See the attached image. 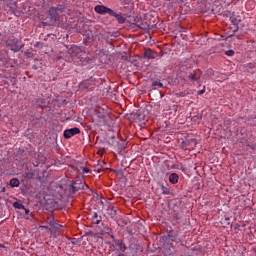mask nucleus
<instances>
[{
    "label": "nucleus",
    "instance_id": "obj_10",
    "mask_svg": "<svg viewBox=\"0 0 256 256\" xmlns=\"http://www.w3.org/2000/svg\"><path fill=\"white\" fill-rule=\"evenodd\" d=\"M110 17H115V19L118 21V23H125L127 21V18L121 14V12L117 13L114 10H112V14H110Z\"/></svg>",
    "mask_w": 256,
    "mask_h": 256
},
{
    "label": "nucleus",
    "instance_id": "obj_9",
    "mask_svg": "<svg viewBox=\"0 0 256 256\" xmlns=\"http://www.w3.org/2000/svg\"><path fill=\"white\" fill-rule=\"evenodd\" d=\"M143 55H144V59H157L159 54L157 52L153 51L152 49L147 48V49H145Z\"/></svg>",
    "mask_w": 256,
    "mask_h": 256
},
{
    "label": "nucleus",
    "instance_id": "obj_23",
    "mask_svg": "<svg viewBox=\"0 0 256 256\" xmlns=\"http://www.w3.org/2000/svg\"><path fill=\"white\" fill-rule=\"evenodd\" d=\"M34 176H35V174H34L33 172H27V173H25L26 179H33Z\"/></svg>",
    "mask_w": 256,
    "mask_h": 256
},
{
    "label": "nucleus",
    "instance_id": "obj_17",
    "mask_svg": "<svg viewBox=\"0 0 256 256\" xmlns=\"http://www.w3.org/2000/svg\"><path fill=\"white\" fill-rule=\"evenodd\" d=\"M21 185V182L17 178H12L10 180V187H19Z\"/></svg>",
    "mask_w": 256,
    "mask_h": 256
},
{
    "label": "nucleus",
    "instance_id": "obj_14",
    "mask_svg": "<svg viewBox=\"0 0 256 256\" xmlns=\"http://www.w3.org/2000/svg\"><path fill=\"white\" fill-rule=\"evenodd\" d=\"M101 221H103V217L99 216V214H97V212H95L92 216V223L94 225H99V223H101Z\"/></svg>",
    "mask_w": 256,
    "mask_h": 256
},
{
    "label": "nucleus",
    "instance_id": "obj_12",
    "mask_svg": "<svg viewBox=\"0 0 256 256\" xmlns=\"http://www.w3.org/2000/svg\"><path fill=\"white\" fill-rule=\"evenodd\" d=\"M93 80L90 79V80H84L81 84H80V87L81 89H87L88 91H91V89H93Z\"/></svg>",
    "mask_w": 256,
    "mask_h": 256
},
{
    "label": "nucleus",
    "instance_id": "obj_19",
    "mask_svg": "<svg viewBox=\"0 0 256 256\" xmlns=\"http://www.w3.org/2000/svg\"><path fill=\"white\" fill-rule=\"evenodd\" d=\"M161 191L163 195H171V189L167 188V186H161Z\"/></svg>",
    "mask_w": 256,
    "mask_h": 256
},
{
    "label": "nucleus",
    "instance_id": "obj_28",
    "mask_svg": "<svg viewBox=\"0 0 256 256\" xmlns=\"http://www.w3.org/2000/svg\"><path fill=\"white\" fill-rule=\"evenodd\" d=\"M110 215H111L112 217H115V215H117V210H114V209L112 208Z\"/></svg>",
    "mask_w": 256,
    "mask_h": 256
},
{
    "label": "nucleus",
    "instance_id": "obj_27",
    "mask_svg": "<svg viewBox=\"0 0 256 256\" xmlns=\"http://www.w3.org/2000/svg\"><path fill=\"white\" fill-rule=\"evenodd\" d=\"M176 95H177V97H185L187 95V93L180 92V93H177Z\"/></svg>",
    "mask_w": 256,
    "mask_h": 256
},
{
    "label": "nucleus",
    "instance_id": "obj_34",
    "mask_svg": "<svg viewBox=\"0 0 256 256\" xmlns=\"http://www.w3.org/2000/svg\"><path fill=\"white\" fill-rule=\"evenodd\" d=\"M5 191H7V189H6L5 187H3V188L1 189V193H5Z\"/></svg>",
    "mask_w": 256,
    "mask_h": 256
},
{
    "label": "nucleus",
    "instance_id": "obj_21",
    "mask_svg": "<svg viewBox=\"0 0 256 256\" xmlns=\"http://www.w3.org/2000/svg\"><path fill=\"white\" fill-rule=\"evenodd\" d=\"M13 207L15 209H25V206L22 203H20V202H14L13 203Z\"/></svg>",
    "mask_w": 256,
    "mask_h": 256
},
{
    "label": "nucleus",
    "instance_id": "obj_26",
    "mask_svg": "<svg viewBox=\"0 0 256 256\" xmlns=\"http://www.w3.org/2000/svg\"><path fill=\"white\" fill-rule=\"evenodd\" d=\"M82 173H91V169L87 168V167H84L82 169Z\"/></svg>",
    "mask_w": 256,
    "mask_h": 256
},
{
    "label": "nucleus",
    "instance_id": "obj_38",
    "mask_svg": "<svg viewBox=\"0 0 256 256\" xmlns=\"http://www.w3.org/2000/svg\"><path fill=\"white\" fill-rule=\"evenodd\" d=\"M0 247H5V245H3V244H0Z\"/></svg>",
    "mask_w": 256,
    "mask_h": 256
},
{
    "label": "nucleus",
    "instance_id": "obj_1",
    "mask_svg": "<svg viewBox=\"0 0 256 256\" xmlns=\"http://www.w3.org/2000/svg\"><path fill=\"white\" fill-rule=\"evenodd\" d=\"M64 11H67V7H65V5H57L54 7H50L49 17L52 21H59V19L63 17Z\"/></svg>",
    "mask_w": 256,
    "mask_h": 256
},
{
    "label": "nucleus",
    "instance_id": "obj_5",
    "mask_svg": "<svg viewBox=\"0 0 256 256\" xmlns=\"http://www.w3.org/2000/svg\"><path fill=\"white\" fill-rule=\"evenodd\" d=\"M94 11L99 15H112L113 9L105 6V5H96Z\"/></svg>",
    "mask_w": 256,
    "mask_h": 256
},
{
    "label": "nucleus",
    "instance_id": "obj_37",
    "mask_svg": "<svg viewBox=\"0 0 256 256\" xmlns=\"http://www.w3.org/2000/svg\"><path fill=\"white\" fill-rule=\"evenodd\" d=\"M33 69L37 70V65H34V66H33Z\"/></svg>",
    "mask_w": 256,
    "mask_h": 256
},
{
    "label": "nucleus",
    "instance_id": "obj_33",
    "mask_svg": "<svg viewBox=\"0 0 256 256\" xmlns=\"http://www.w3.org/2000/svg\"><path fill=\"white\" fill-rule=\"evenodd\" d=\"M24 211H25V215H29V209H24Z\"/></svg>",
    "mask_w": 256,
    "mask_h": 256
},
{
    "label": "nucleus",
    "instance_id": "obj_16",
    "mask_svg": "<svg viewBox=\"0 0 256 256\" xmlns=\"http://www.w3.org/2000/svg\"><path fill=\"white\" fill-rule=\"evenodd\" d=\"M183 144L185 145V147H189L191 145L193 149L194 147L197 146V140L195 138H192L190 140L184 141Z\"/></svg>",
    "mask_w": 256,
    "mask_h": 256
},
{
    "label": "nucleus",
    "instance_id": "obj_3",
    "mask_svg": "<svg viewBox=\"0 0 256 256\" xmlns=\"http://www.w3.org/2000/svg\"><path fill=\"white\" fill-rule=\"evenodd\" d=\"M201 75H203V72L201 70H193L192 72L188 73V79L192 83H200L201 81Z\"/></svg>",
    "mask_w": 256,
    "mask_h": 256
},
{
    "label": "nucleus",
    "instance_id": "obj_2",
    "mask_svg": "<svg viewBox=\"0 0 256 256\" xmlns=\"http://www.w3.org/2000/svg\"><path fill=\"white\" fill-rule=\"evenodd\" d=\"M5 43L6 46L11 47V51H14L15 53H17V51H21V49L25 47L23 42L17 38H9Z\"/></svg>",
    "mask_w": 256,
    "mask_h": 256
},
{
    "label": "nucleus",
    "instance_id": "obj_29",
    "mask_svg": "<svg viewBox=\"0 0 256 256\" xmlns=\"http://www.w3.org/2000/svg\"><path fill=\"white\" fill-rule=\"evenodd\" d=\"M36 103L37 105H39V107H41V103H44V102H43V99H37Z\"/></svg>",
    "mask_w": 256,
    "mask_h": 256
},
{
    "label": "nucleus",
    "instance_id": "obj_30",
    "mask_svg": "<svg viewBox=\"0 0 256 256\" xmlns=\"http://www.w3.org/2000/svg\"><path fill=\"white\" fill-rule=\"evenodd\" d=\"M203 93H205V86L203 87L202 90H199V91H198V95H203Z\"/></svg>",
    "mask_w": 256,
    "mask_h": 256
},
{
    "label": "nucleus",
    "instance_id": "obj_40",
    "mask_svg": "<svg viewBox=\"0 0 256 256\" xmlns=\"http://www.w3.org/2000/svg\"><path fill=\"white\" fill-rule=\"evenodd\" d=\"M229 37H233V34H231Z\"/></svg>",
    "mask_w": 256,
    "mask_h": 256
},
{
    "label": "nucleus",
    "instance_id": "obj_4",
    "mask_svg": "<svg viewBox=\"0 0 256 256\" xmlns=\"http://www.w3.org/2000/svg\"><path fill=\"white\" fill-rule=\"evenodd\" d=\"M89 189V186L82 182L81 180H76L74 183L71 184V191L72 193H77V191Z\"/></svg>",
    "mask_w": 256,
    "mask_h": 256
},
{
    "label": "nucleus",
    "instance_id": "obj_7",
    "mask_svg": "<svg viewBox=\"0 0 256 256\" xmlns=\"http://www.w3.org/2000/svg\"><path fill=\"white\" fill-rule=\"evenodd\" d=\"M81 133V129L78 127L66 129L63 133L64 139H71V137H75V135H79Z\"/></svg>",
    "mask_w": 256,
    "mask_h": 256
},
{
    "label": "nucleus",
    "instance_id": "obj_24",
    "mask_svg": "<svg viewBox=\"0 0 256 256\" xmlns=\"http://www.w3.org/2000/svg\"><path fill=\"white\" fill-rule=\"evenodd\" d=\"M225 55H227L228 57H233V55H235V51L234 50H227L225 52Z\"/></svg>",
    "mask_w": 256,
    "mask_h": 256
},
{
    "label": "nucleus",
    "instance_id": "obj_36",
    "mask_svg": "<svg viewBox=\"0 0 256 256\" xmlns=\"http://www.w3.org/2000/svg\"><path fill=\"white\" fill-rule=\"evenodd\" d=\"M117 256H125V254H123V253H119Z\"/></svg>",
    "mask_w": 256,
    "mask_h": 256
},
{
    "label": "nucleus",
    "instance_id": "obj_11",
    "mask_svg": "<svg viewBox=\"0 0 256 256\" xmlns=\"http://www.w3.org/2000/svg\"><path fill=\"white\" fill-rule=\"evenodd\" d=\"M93 80L90 79V80H84L81 84H80V87L81 89H87L88 91H91V89H93Z\"/></svg>",
    "mask_w": 256,
    "mask_h": 256
},
{
    "label": "nucleus",
    "instance_id": "obj_32",
    "mask_svg": "<svg viewBox=\"0 0 256 256\" xmlns=\"http://www.w3.org/2000/svg\"><path fill=\"white\" fill-rule=\"evenodd\" d=\"M234 33H237V31H239V26H234Z\"/></svg>",
    "mask_w": 256,
    "mask_h": 256
},
{
    "label": "nucleus",
    "instance_id": "obj_18",
    "mask_svg": "<svg viewBox=\"0 0 256 256\" xmlns=\"http://www.w3.org/2000/svg\"><path fill=\"white\" fill-rule=\"evenodd\" d=\"M152 87H154V89H157V87L161 89L163 88V83H161V81L155 80L152 82Z\"/></svg>",
    "mask_w": 256,
    "mask_h": 256
},
{
    "label": "nucleus",
    "instance_id": "obj_39",
    "mask_svg": "<svg viewBox=\"0 0 256 256\" xmlns=\"http://www.w3.org/2000/svg\"><path fill=\"white\" fill-rule=\"evenodd\" d=\"M90 235H93V232H89Z\"/></svg>",
    "mask_w": 256,
    "mask_h": 256
},
{
    "label": "nucleus",
    "instance_id": "obj_22",
    "mask_svg": "<svg viewBox=\"0 0 256 256\" xmlns=\"http://www.w3.org/2000/svg\"><path fill=\"white\" fill-rule=\"evenodd\" d=\"M54 222H55V217H53V216H49V217L47 218V220H46V223H48V225H50V227H51V225H52Z\"/></svg>",
    "mask_w": 256,
    "mask_h": 256
},
{
    "label": "nucleus",
    "instance_id": "obj_15",
    "mask_svg": "<svg viewBox=\"0 0 256 256\" xmlns=\"http://www.w3.org/2000/svg\"><path fill=\"white\" fill-rule=\"evenodd\" d=\"M61 227H63V225H61V224H59V223H57V222H54V223L50 226V228H49L50 233H57V231H58L59 229H61Z\"/></svg>",
    "mask_w": 256,
    "mask_h": 256
},
{
    "label": "nucleus",
    "instance_id": "obj_13",
    "mask_svg": "<svg viewBox=\"0 0 256 256\" xmlns=\"http://www.w3.org/2000/svg\"><path fill=\"white\" fill-rule=\"evenodd\" d=\"M169 181L172 185H177V183H179V174L177 173L170 174Z\"/></svg>",
    "mask_w": 256,
    "mask_h": 256
},
{
    "label": "nucleus",
    "instance_id": "obj_35",
    "mask_svg": "<svg viewBox=\"0 0 256 256\" xmlns=\"http://www.w3.org/2000/svg\"><path fill=\"white\" fill-rule=\"evenodd\" d=\"M177 108H178V106H176V105L173 106L174 111H177Z\"/></svg>",
    "mask_w": 256,
    "mask_h": 256
},
{
    "label": "nucleus",
    "instance_id": "obj_20",
    "mask_svg": "<svg viewBox=\"0 0 256 256\" xmlns=\"http://www.w3.org/2000/svg\"><path fill=\"white\" fill-rule=\"evenodd\" d=\"M231 23H233L234 26H239L241 23V19H237L235 17H230Z\"/></svg>",
    "mask_w": 256,
    "mask_h": 256
},
{
    "label": "nucleus",
    "instance_id": "obj_41",
    "mask_svg": "<svg viewBox=\"0 0 256 256\" xmlns=\"http://www.w3.org/2000/svg\"><path fill=\"white\" fill-rule=\"evenodd\" d=\"M0 37H1V32H0Z\"/></svg>",
    "mask_w": 256,
    "mask_h": 256
},
{
    "label": "nucleus",
    "instance_id": "obj_31",
    "mask_svg": "<svg viewBox=\"0 0 256 256\" xmlns=\"http://www.w3.org/2000/svg\"><path fill=\"white\" fill-rule=\"evenodd\" d=\"M248 147H250V149H256V145L255 144H248Z\"/></svg>",
    "mask_w": 256,
    "mask_h": 256
},
{
    "label": "nucleus",
    "instance_id": "obj_25",
    "mask_svg": "<svg viewBox=\"0 0 256 256\" xmlns=\"http://www.w3.org/2000/svg\"><path fill=\"white\" fill-rule=\"evenodd\" d=\"M171 241H176L178 243V241H181V239H177V236L174 235H169Z\"/></svg>",
    "mask_w": 256,
    "mask_h": 256
},
{
    "label": "nucleus",
    "instance_id": "obj_6",
    "mask_svg": "<svg viewBox=\"0 0 256 256\" xmlns=\"http://www.w3.org/2000/svg\"><path fill=\"white\" fill-rule=\"evenodd\" d=\"M69 55H71V61H77V57H79V53H81V47L77 45H73L68 49Z\"/></svg>",
    "mask_w": 256,
    "mask_h": 256
},
{
    "label": "nucleus",
    "instance_id": "obj_8",
    "mask_svg": "<svg viewBox=\"0 0 256 256\" xmlns=\"http://www.w3.org/2000/svg\"><path fill=\"white\" fill-rule=\"evenodd\" d=\"M111 239H113V243L116 245V247H119V251L122 253H125L127 251V245H125V242L121 239L115 238L113 234L110 235Z\"/></svg>",
    "mask_w": 256,
    "mask_h": 256
}]
</instances>
